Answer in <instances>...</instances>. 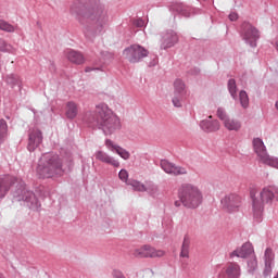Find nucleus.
<instances>
[{
  "mask_svg": "<svg viewBox=\"0 0 278 278\" xmlns=\"http://www.w3.org/2000/svg\"><path fill=\"white\" fill-rule=\"evenodd\" d=\"M97 123L100 125L105 136H112L121 129V119L112 113L110 106L105 103H100L96 106Z\"/></svg>",
  "mask_w": 278,
  "mask_h": 278,
  "instance_id": "f257e3e1",
  "label": "nucleus"
},
{
  "mask_svg": "<svg viewBox=\"0 0 278 278\" xmlns=\"http://www.w3.org/2000/svg\"><path fill=\"white\" fill-rule=\"evenodd\" d=\"M36 173L39 177H53L62 173V161L58 154L46 153L39 159Z\"/></svg>",
  "mask_w": 278,
  "mask_h": 278,
  "instance_id": "f03ea898",
  "label": "nucleus"
},
{
  "mask_svg": "<svg viewBox=\"0 0 278 278\" xmlns=\"http://www.w3.org/2000/svg\"><path fill=\"white\" fill-rule=\"evenodd\" d=\"M178 197L185 205V207H189L190 210H197L201 203H203V192L199 187L185 184L179 188Z\"/></svg>",
  "mask_w": 278,
  "mask_h": 278,
  "instance_id": "7ed1b4c3",
  "label": "nucleus"
},
{
  "mask_svg": "<svg viewBox=\"0 0 278 278\" xmlns=\"http://www.w3.org/2000/svg\"><path fill=\"white\" fill-rule=\"evenodd\" d=\"M278 201V188L267 187L264 188L257 195L253 198V210L254 212H262L266 203H273Z\"/></svg>",
  "mask_w": 278,
  "mask_h": 278,
  "instance_id": "20e7f679",
  "label": "nucleus"
},
{
  "mask_svg": "<svg viewBox=\"0 0 278 278\" xmlns=\"http://www.w3.org/2000/svg\"><path fill=\"white\" fill-rule=\"evenodd\" d=\"M254 153H256L260 162L266 164L267 166H273L274 168H278V159H273L268 155V151L266 150V146L264 141L260 138H254L252 141Z\"/></svg>",
  "mask_w": 278,
  "mask_h": 278,
  "instance_id": "39448f33",
  "label": "nucleus"
},
{
  "mask_svg": "<svg viewBox=\"0 0 278 278\" xmlns=\"http://www.w3.org/2000/svg\"><path fill=\"white\" fill-rule=\"evenodd\" d=\"M217 118L223 122L225 129L228 131H240L242 129V122L238 118L227 115V111L223 108L217 109Z\"/></svg>",
  "mask_w": 278,
  "mask_h": 278,
  "instance_id": "423d86ee",
  "label": "nucleus"
},
{
  "mask_svg": "<svg viewBox=\"0 0 278 278\" xmlns=\"http://www.w3.org/2000/svg\"><path fill=\"white\" fill-rule=\"evenodd\" d=\"M123 55L128 60V62L136 63L140 62L142 58H147V55H149V51L140 45H132L124 50Z\"/></svg>",
  "mask_w": 278,
  "mask_h": 278,
  "instance_id": "0eeeda50",
  "label": "nucleus"
},
{
  "mask_svg": "<svg viewBox=\"0 0 278 278\" xmlns=\"http://www.w3.org/2000/svg\"><path fill=\"white\" fill-rule=\"evenodd\" d=\"M91 21H97L98 26L93 30L92 36H99V34H103V25L108 22V13L103 10V8L98 7L93 10L92 14L89 15Z\"/></svg>",
  "mask_w": 278,
  "mask_h": 278,
  "instance_id": "6e6552de",
  "label": "nucleus"
},
{
  "mask_svg": "<svg viewBox=\"0 0 278 278\" xmlns=\"http://www.w3.org/2000/svg\"><path fill=\"white\" fill-rule=\"evenodd\" d=\"M43 138L45 137L42 136V130H40V128L38 127L29 128L28 143H27L28 151L34 152L35 150H37L38 147L42 144Z\"/></svg>",
  "mask_w": 278,
  "mask_h": 278,
  "instance_id": "1a4fd4ad",
  "label": "nucleus"
},
{
  "mask_svg": "<svg viewBox=\"0 0 278 278\" xmlns=\"http://www.w3.org/2000/svg\"><path fill=\"white\" fill-rule=\"evenodd\" d=\"M240 203H242V199L236 193H230L222 199L223 210L230 213L238 212Z\"/></svg>",
  "mask_w": 278,
  "mask_h": 278,
  "instance_id": "9d476101",
  "label": "nucleus"
},
{
  "mask_svg": "<svg viewBox=\"0 0 278 278\" xmlns=\"http://www.w3.org/2000/svg\"><path fill=\"white\" fill-rule=\"evenodd\" d=\"M132 255L135 257H164V250H155L150 245H143L134 251Z\"/></svg>",
  "mask_w": 278,
  "mask_h": 278,
  "instance_id": "9b49d317",
  "label": "nucleus"
},
{
  "mask_svg": "<svg viewBox=\"0 0 278 278\" xmlns=\"http://www.w3.org/2000/svg\"><path fill=\"white\" fill-rule=\"evenodd\" d=\"M243 29V39L250 47H255V42H257V38H260V31L253 25L244 22L242 24Z\"/></svg>",
  "mask_w": 278,
  "mask_h": 278,
  "instance_id": "f8f14e48",
  "label": "nucleus"
},
{
  "mask_svg": "<svg viewBox=\"0 0 278 278\" xmlns=\"http://www.w3.org/2000/svg\"><path fill=\"white\" fill-rule=\"evenodd\" d=\"M179 42V37L176 31L169 30L161 35L160 47L161 49H170Z\"/></svg>",
  "mask_w": 278,
  "mask_h": 278,
  "instance_id": "ddd939ff",
  "label": "nucleus"
},
{
  "mask_svg": "<svg viewBox=\"0 0 278 278\" xmlns=\"http://www.w3.org/2000/svg\"><path fill=\"white\" fill-rule=\"evenodd\" d=\"M105 147L109 149V151H112L113 153H117L122 160H129L131 157V154H129V151L125 150L118 144H115L114 141L106 139L105 140Z\"/></svg>",
  "mask_w": 278,
  "mask_h": 278,
  "instance_id": "4468645a",
  "label": "nucleus"
},
{
  "mask_svg": "<svg viewBox=\"0 0 278 278\" xmlns=\"http://www.w3.org/2000/svg\"><path fill=\"white\" fill-rule=\"evenodd\" d=\"M161 167L165 173H167V175H186L187 173L186 168L175 166L173 163L166 160L161 161Z\"/></svg>",
  "mask_w": 278,
  "mask_h": 278,
  "instance_id": "2eb2a0df",
  "label": "nucleus"
},
{
  "mask_svg": "<svg viewBox=\"0 0 278 278\" xmlns=\"http://www.w3.org/2000/svg\"><path fill=\"white\" fill-rule=\"evenodd\" d=\"M94 156L96 160H99V162L110 164L111 166H114V168H118V166H121V162H118V160H115L114 157L110 156V154L105 153L104 151H97Z\"/></svg>",
  "mask_w": 278,
  "mask_h": 278,
  "instance_id": "dca6fc26",
  "label": "nucleus"
},
{
  "mask_svg": "<svg viewBox=\"0 0 278 278\" xmlns=\"http://www.w3.org/2000/svg\"><path fill=\"white\" fill-rule=\"evenodd\" d=\"M253 255V245L250 242H245L241 248L235 250L230 257H249Z\"/></svg>",
  "mask_w": 278,
  "mask_h": 278,
  "instance_id": "f3484780",
  "label": "nucleus"
},
{
  "mask_svg": "<svg viewBox=\"0 0 278 278\" xmlns=\"http://www.w3.org/2000/svg\"><path fill=\"white\" fill-rule=\"evenodd\" d=\"M201 129L203 131L212 132V131H218L220 129V122L218 119L215 121H210V119H204L200 124Z\"/></svg>",
  "mask_w": 278,
  "mask_h": 278,
  "instance_id": "a211bd4d",
  "label": "nucleus"
},
{
  "mask_svg": "<svg viewBox=\"0 0 278 278\" xmlns=\"http://www.w3.org/2000/svg\"><path fill=\"white\" fill-rule=\"evenodd\" d=\"M225 273L228 278H240V265L237 263H228L225 267Z\"/></svg>",
  "mask_w": 278,
  "mask_h": 278,
  "instance_id": "6ab92c4d",
  "label": "nucleus"
},
{
  "mask_svg": "<svg viewBox=\"0 0 278 278\" xmlns=\"http://www.w3.org/2000/svg\"><path fill=\"white\" fill-rule=\"evenodd\" d=\"M273 260H275V254H273L271 249H266L265 251V269L264 275L268 276L273 273Z\"/></svg>",
  "mask_w": 278,
  "mask_h": 278,
  "instance_id": "aec40b11",
  "label": "nucleus"
},
{
  "mask_svg": "<svg viewBox=\"0 0 278 278\" xmlns=\"http://www.w3.org/2000/svg\"><path fill=\"white\" fill-rule=\"evenodd\" d=\"M79 112V109L77 106V103L75 102H67L65 106V116L70 121H73V118H77V114Z\"/></svg>",
  "mask_w": 278,
  "mask_h": 278,
  "instance_id": "412c9836",
  "label": "nucleus"
},
{
  "mask_svg": "<svg viewBox=\"0 0 278 278\" xmlns=\"http://www.w3.org/2000/svg\"><path fill=\"white\" fill-rule=\"evenodd\" d=\"M66 58L70 62H72V64H84V62H86L84 54L75 50L68 51Z\"/></svg>",
  "mask_w": 278,
  "mask_h": 278,
  "instance_id": "4be33fe9",
  "label": "nucleus"
},
{
  "mask_svg": "<svg viewBox=\"0 0 278 278\" xmlns=\"http://www.w3.org/2000/svg\"><path fill=\"white\" fill-rule=\"evenodd\" d=\"M173 88L174 92L176 93L188 94V86L186 85V81H184L181 78H177L174 80Z\"/></svg>",
  "mask_w": 278,
  "mask_h": 278,
  "instance_id": "5701e85b",
  "label": "nucleus"
},
{
  "mask_svg": "<svg viewBox=\"0 0 278 278\" xmlns=\"http://www.w3.org/2000/svg\"><path fill=\"white\" fill-rule=\"evenodd\" d=\"M188 97V93L173 92L172 103L174 108H184V103Z\"/></svg>",
  "mask_w": 278,
  "mask_h": 278,
  "instance_id": "b1692460",
  "label": "nucleus"
},
{
  "mask_svg": "<svg viewBox=\"0 0 278 278\" xmlns=\"http://www.w3.org/2000/svg\"><path fill=\"white\" fill-rule=\"evenodd\" d=\"M180 257H190V237L188 236H185L184 238Z\"/></svg>",
  "mask_w": 278,
  "mask_h": 278,
  "instance_id": "393cba45",
  "label": "nucleus"
},
{
  "mask_svg": "<svg viewBox=\"0 0 278 278\" xmlns=\"http://www.w3.org/2000/svg\"><path fill=\"white\" fill-rule=\"evenodd\" d=\"M7 138H8V123L5 122V119H0V144H3Z\"/></svg>",
  "mask_w": 278,
  "mask_h": 278,
  "instance_id": "a878e982",
  "label": "nucleus"
},
{
  "mask_svg": "<svg viewBox=\"0 0 278 278\" xmlns=\"http://www.w3.org/2000/svg\"><path fill=\"white\" fill-rule=\"evenodd\" d=\"M8 190H10V180L0 177V199L8 194Z\"/></svg>",
  "mask_w": 278,
  "mask_h": 278,
  "instance_id": "bb28decb",
  "label": "nucleus"
},
{
  "mask_svg": "<svg viewBox=\"0 0 278 278\" xmlns=\"http://www.w3.org/2000/svg\"><path fill=\"white\" fill-rule=\"evenodd\" d=\"M128 186H131L134 190L137 192H147V185L138 181V180H130L128 181Z\"/></svg>",
  "mask_w": 278,
  "mask_h": 278,
  "instance_id": "cd10ccee",
  "label": "nucleus"
},
{
  "mask_svg": "<svg viewBox=\"0 0 278 278\" xmlns=\"http://www.w3.org/2000/svg\"><path fill=\"white\" fill-rule=\"evenodd\" d=\"M7 84L14 88V86H18L21 84V77L16 74H9L7 76Z\"/></svg>",
  "mask_w": 278,
  "mask_h": 278,
  "instance_id": "c85d7f7f",
  "label": "nucleus"
},
{
  "mask_svg": "<svg viewBox=\"0 0 278 278\" xmlns=\"http://www.w3.org/2000/svg\"><path fill=\"white\" fill-rule=\"evenodd\" d=\"M239 101L241 106L247 110V108H249V94L247 93V91L241 90L239 93Z\"/></svg>",
  "mask_w": 278,
  "mask_h": 278,
  "instance_id": "c756f323",
  "label": "nucleus"
},
{
  "mask_svg": "<svg viewBox=\"0 0 278 278\" xmlns=\"http://www.w3.org/2000/svg\"><path fill=\"white\" fill-rule=\"evenodd\" d=\"M228 90L230 92V96L232 99H236V94L238 92V87L236 86V80L235 79H229L228 80Z\"/></svg>",
  "mask_w": 278,
  "mask_h": 278,
  "instance_id": "7c9ffc66",
  "label": "nucleus"
},
{
  "mask_svg": "<svg viewBox=\"0 0 278 278\" xmlns=\"http://www.w3.org/2000/svg\"><path fill=\"white\" fill-rule=\"evenodd\" d=\"M0 29L2 31H8V33H13L14 31V27L10 23H8L3 20H0Z\"/></svg>",
  "mask_w": 278,
  "mask_h": 278,
  "instance_id": "2f4dec72",
  "label": "nucleus"
},
{
  "mask_svg": "<svg viewBox=\"0 0 278 278\" xmlns=\"http://www.w3.org/2000/svg\"><path fill=\"white\" fill-rule=\"evenodd\" d=\"M118 178L121 179V181H124L125 184H129L128 182L129 173L127 172V169L119 170Z\"/></svg>",
  "mask_w": 278,
  "mask_h": 278,
  "instance_id": "473e14b6",
  "label": "nucleus"
},
{
  "mask_svg": "<svg viewBox=\"0 0 278 278\" xmlns=\"http://www.w3.org/2000/svg\"><path fill=\"white\" fill-rule=\"evenodd\" d=\"M0 51L2 52L12 51V46L8 45V42H5V40H3L2 38H0Z\"/></svg>",
  "mask_w": 278,
  "mask_h": 278,
  "instance_id": "72a5a7b5",
  "label": "nucleus"
},
{
  "mask_svg": "<svg viewBox=\"0 0 278 278\" xmlns=\"http://www.w3.org/2000/svg\"><path fill=\"white\" fill-rule=\"evenodd\" d=\"M248 267L250 273H253V270L257 268V258H255V256H252V258L248 262Z\"/></svg>",
  "mask_w": 278,
  "mask_h": 278,
  "instance_id": "f704fd0d",
  "label": "nucleus"
},
{
  "mask_svg": "<svg viewBox=\"0 0 278 278\" xmlns=\"http://www.w3.org/2000/svg\"><path fill=\"white\" fill-rule=\"evenodd\" d=\"M157 190V186L153 185V182H147V192H150V194H155Z\"/></svg>",
  "mask_w": 278,
  "mask_h": 278,
  "instance_id": "c9c22d12",
  "label": "nucleus"
},
{
  "mask_svg": "<svg viewBox=\"0 0 278 278\" xmlns=\"http://www.w3.org/2000/svg\"><path fill=\"white\" fill-rule=\"evenodd\" d=\"M134 25L135 27H144V22L142 21V18H138L134 21Z\"/></svg>",
  "mask_w": 278,
  "mask_h": 278,
  "instance_id": "e433bc0d",
  "label": "nucleus"
},
{
  "mask_svg": "<svg viewBox=\"0 0 278 278\" xmlns=\"http://www.w3.org/2000/svg\"><path fill=\"white\" fill-rule=\"evenodd\" d=\"M228 18H229V21H236L238 18V13H236V12L230 13Z\"/></svg>",
  "mask_w": 278,
  "mask_h": 278,
  "instance_id": "4c0bfd02",
  "label": "nucleus"
},
{
  "mask_svg": "<svg viewBox=\"0 0 278 278\" xmlns=\"http://www.w3.org/2000/svg\"><path fill=\"white\" fill-rule=\"evenodd\" d=\"M146 271H147V273H150V274H151V277H153V275H154L153 269L147 268Z\"/></svg>",
  "mask_w": 278,
  "mask_h": 278,
  "instance_id": "58836bf2",
  "label": "nucleus"
},
{
  "mask_svg": "<svg viewBox=\"0 0 278 278\" xmlns=\"http://www.w3.org/2000/svg\"><path fill=\"white\" fill-rule=\"evenodd\" d=\"M90 71H92L91 67H86V68H85V73H90Z\"/></svg>",
  "mask_w": 278,
  "mask_h": 278,
  "instance_id": "ea45409f",
  "label": "nucleus"
},
{
  "mask_svg": "<svg viewBox=\"0 0 278 278\" xmlns=\"http://www.w3.org/2000/svg\"><path fill=\"white\" fill-rule=\"evenodd\" d=\"M175 205H176V207H179V205H181V203L179 201H176Z\"/></svg>",
  "mask_w": 278,
  "mask_h": 278,
  "instance_id": "a19ab883",
  "label": "nucleus"
},
{
  "mask_svg": "<svg viewBox=\"0 0 278 278\" xmlns=\"http://www.w3.org/2000/svg\"><path fill=\"white\" fill-rule=\"evenodd\" d=\"M276 109L278 110V101L276 102Z\"/></svg>",
  "mask_w": 278,
  "mask_h": 278,
  "instance_id": "79ce46f5",
  "label": "nucleus"
},
{
  "mask_svg": "<svg viewBox=\"0 0 278 278\" xmlns=\"http://www.w3.org/2000/svg\"><path fill=\"white\" fill-rule=\"evenodd\" d=\"M87 36H90V33H86Z\"/></svg>",
  "mask_w": 278,
  "mask_h": 278,
  "instance_id": "37998d69",
  "label": "nucleus"
},
{
  "mask_svg": "<svg viewBox=\"0 0 278 278\" xmlns=\"http://www.w3.org/2000/svg\"><path fill=\"white\" fill-rule=\"evenodd\" d=\"M208 118H212V115H210Z\"/></svg>",
  "mask_w": 278,
  "mask_h": 278,
  "instance_id": "c03bdc74",
  "label": "nucleus"
}]
</instances>
